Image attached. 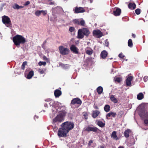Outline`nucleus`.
I'll return each instance as SVG.
<instances>
[{"label":"nucleus","instance_id":"nucleus-1","mask_svg":"<svg viewBox=\"0 0 148 148\" xmlns=\"http://www.w3.org/2000/svg\"><path fill=\"white\" fill-rule=\"evenodd\" d=\"M57 106H53L52 110L56 112H59V113L52 120V123L55 125H58L63 122L67 114V112L64 110H60V108H58Z\"/></svg>","mask_w":148,"mask_h":148},{"label":"nucleus","instance_id":"nucleus-2","mask_svg":"<svg viewBox=\"0 0 148 148\" xmlns=\"http://www.w3.org/2000/svg\"><path fill=\"white\" fill-rule=\"evenodd\" d=\"M13 41L16 46H19L20 44H23L26 42L25 38L23 36L19 35H16L13 37Z\"/></svg>","mask_w":148,"mask_h":148},{"label":"nucleus","instance_id":"nucleus-3","mask_svg":"<svg viewBox=\"0 0 148 148\" xmlns=\"http://www.w3.org/2000/svg\"><path fill=\"white\" fill-rule=\"evenodd\" d=\"M74 126L75 125L73 122L69 121L65 122L61 125V127H63L68 132L73 129Z\"/></svg>","mask_w":148,"mask_h":148},{"label":"nucleus","instance_id":"nucleus-4","mask_svg":"<svg viewBox=\"0 0 148 148\" xmlns=\"http://www.w3.org/2000/svg\"><path fill=\"white\" fill-rule=\"evenodd\" d=\"M59 129L58 135L59 137H65L67 136V134L69 132L66 130L63 127H61Z\"/></svg>","mask_w":148,"mask_h":148},{"label":"nucleus","instance_id":"nucleus-5","mask_svg":"<svg viewBox=\"0 0 148 148\" xmlns=\"http://www.w3.org/2000/svg\"><path fill=\"white\" fill-rule=\"evenodd\" d=\"M2 21L7 27H11V23L10 18L7 16H4L2 17Z\"/></svg>","mask_w":148,"mask_h":148},{"label":"nucleus","instance_id":"nucleus-6","mask_svg":"<svg viewBox=\"0 0 148 148\" xmlns=\"http://www.w3.org/2000/svg\"><path fill=\"white\" fill-rule=\"evenodd\" d=\"M59 49L60 53L63 55H66L69 53V49L64 47L62 46H60L59 47Z\"/></svg>","mask_w":148,"mask_h":148},{"label":"nucleus","instance_id":"nucleus-7","mask_svg":"<svg viewBox=\"0 0 148 148\" xmlns=\"http://www.w3.org/2000/svg\"><path fill=\"white\" fill-rule=\"evenodd\" d=\"M140 117L144 120V123L146 125H148V112L145 111L140 115Z\"/></svg>","mask_w":148,"mask_h":148},{"label":"nucleus","instance_id":"nucleus-8","mask_svg":"<svg viewBox=\"0 0 148 148\" xmlns=\"http://www.w3.org/2000/svg\"><path fill=\"white\" fill-rule=\"evenodd\" d=\"M93 35L98 38H99L102 37L103 36L102 33L99 30L97 29L94 30L93 32Z\"/></svg>","mask_w":148,"mask_h":148},{"label":"nucleus","instance_id":"nucleus-9","mask_svg":"<svg viewBox=\"0 0 148 148\" xmlns=\"http://www.w3.org/2000/svg\"><path fill=\"white\" fill-rule=\"evenodd\" d=\"M85 130L88 132L91 131L95 132H97L98 130H99V129L95 127H92L88 126L85 129Z\"/></svg>","mask_w":148,"mask_h":148},{"label":"nucleus","instance_id":"nucleus-10","mask_svg":"<svg viewBox=\"0 0 148 148\" xmlns=\"http://www.w3.org/2000/svg\"><path fill=\"white\" fill-rule=\"evenodd\" d=\"M75 13H83L85 12V10L82 7H75L73 9Z\"/></svg>","mask_w":148,"mask_h":148},{"label":"nucleus","instance_id":"nucleus-11","mask_svg":"<svg viewBox=\"0 0 148 148\" xmlns=\"http://www.w3.org/2000/svg\"><path fill=\"white\" fill-rule=\"evenodd\" d=\"M133 79V77L132 76H128L126 80V85L127 86H131V81Z\"/></svg>","mask_w":148,"mask_h":148},{"label":"nucleus","instance_id":"nucleus-12","mask_svg":"<svg viewBox=\"0 0 148 148\" xmlns=\"http://www.w3.org/2000/svg\"><path fill=\"white\" fill-rule=\"evenodd\" d=\"M121 12V10L119 8H115L114 9L113 14L115 16L119 15Z\"/></svg>","mask_w":148,"mask_h":148},{"label":"nucleus","instance_id":"nucleus-13","mask_svg":"<svg viewBox=\"0 0 148 148\" xmlns=\"http://www.w3.org/2000/svg\"><path fill=\"white\" fill-rule=\"evenodd\" d=\"M49 104L50 106H52V108H53V106H56L58 107V108H60L61 104L60 102H49Z\"/></svg>","mask_w":148,"mask_h":148},{"label":"nucleus","instance_id":"nucleus-14","mask_svg":"<svg viewBox=\"0 0 148 148\" xmlns=\"http://www.w3.org/2000/svg\"><path fill=\"white\" fill-rule=\"evenodd\" d=\"M82 31L84 35L86 36H88L90 34V32L88 29L84 28L82 29Z\"/></svg>","mask_w":148,"mask_h":148},{"label":"nucleus","instance_id":"nucleus-15","mask_svg":"<svg viewBox=\"0 0 148 148\" xmlns=\"http://www.w3.org/2000/svg\"><path fill=\"white\" fill-rule=\"evenodd\" d=\"M70 49L75 53L77 54L78 53V49L74 45H72L71 46Z\"/></svg>","mask_w":148,"mask_h":148},{"label":"nucleus","instance_id":"nucleus-16","mask_svg":"<svg viewBox=\"0 0 148 148\" xmlns=\"http://www.w3.org/2000/svg\"><path fill=\"white\" fill-rule=\"evenodd\" d=\"M84 36L82 29H79L78 31L77 38H82L84 37Z\"/></svg>","mask_w":148,"mask_h":148},{"label":"nucleus","instance_id":"nucleus-17","mask_svg":"<svg viewBox=\"0 0 148 148\" xmlns=\"http://www.w3.org/2000/svg\"><path fill=\"white\" fill-rule=\"evenodd\" d=\"M111 137L113 139L116 140H117L119 139V138L117 137L116 135V132L115 131H113L111 135Z\"/></svg>","mask_w":148,"mask_h":148},{"label":"nucleus","instance_id":"nucleus-18","mask_svg":"<svg viewBox=\"0 0 148 148\" xmlns=\"http://www.w3.org/2000/svg\"><path fill=\"white\" fill-rule=\"evenodd\" d=\"M131 132V130L130 129H127L124 132V136L126 138H128L129 137V134Z\"/></svg>","mask_w":148,"mask_h":148},{"label":"nucleus","instance_id":"nucleus-19","mask_svg":"<svg viewBox=\"0 0 148 148\" xmlns=\"http://www.w3.org/2000/svg\"><path fill=\"white\" fill-rule=\"evenodd\" d=\"M54 94L55 97H58L61 95L62 92L60 90L56 89L55 90Z\"/></svg>","mask_w":148,"mask_h":148},{"label":"nucleus","instance_id":"nucleus-20","mask_svg":"<svg viewBox=\"0 0 148 148\" xmlns=\"http://www.w3.org/2000/svg\"><path fill=\"white\" fill-rule=\"evenodd\" d=\"M44 3L47 5H53L55 4L54 1L53 0H45Z\"/></svg>","mask_w":148,"mask_h":148},{"label":"nucleus","instance_id":"nucleus-21","mask_svg":"<svg viewBox=\"0 0 148 148\" xmlns=\"http://www.w3.org/2000/svg\"><path fill=\"white\" fill-rule=\"evenodd\" d=\"M13 8L14 9L18 10L23 8H24V6H19L17 4H14L12 6Z\"/></svg>","mask_w":148,"mask_h":148},{"label":"nucleus","instance_id":"nucleus-22","mask_svg":"<svg viewBox=\"0 0 148 148\" xmlns=\"http://www.w3.org/2000/svg\"><path fill=\"white\" fill-rule=\"evenodd\" d=\"M107 55L108 53L107 51L104 50L101 52V56L104 59L107 57Z\"/></svg>","mask_w":148,"mask_h":148},{"label":"nucleus","instance_id":"nucleus-23","mask_svg":"<svg viewBox=\"0 0 148 148\" xmlns=\"http://www.w3.org/2000/svg\"><path fill=\"white\" fill-rule=\"evenodd\" d=\"M85 50L86 53L88 55H91L93 52V50L89 48H87Z\"/></svg>","mask_w":148,"mask_h":148},{"label":"nucleus","instance_id":"nucleus-24","mask_svg":"<svg viewBox=\"0 0 148 148\" xmlns=\"http://www.w3.org/2000/svg\"><path fill=\"white\" fill-rule=\"evenodd\" d=\"M100 112L97 110H96L93 112L92 116L94 118H96L99 114Z\"/></svg>","mask_w":148,"mask_h":148},{"label":"nucleus","instance_id":"nucleus-25","mask_svg":"<svg viewBox=\"0 0 148 148\" xmlns=\"http://www.w3.org/2000/svg\"><path fill=\"white\" fill-rule=\"evenodd\" d=\"M34 74V71H30L27 76V78L28 79H31L33 76Z\"/></svg>","mask_w":148,"mask_h":148},{"label":"nucleus","instance_id":"nucleus-26","mask_svg":"<svg viewBox=\"0 0 148 148\" xmlns=\"http://www.w3.org/2000/svg\"><path fill=\"white\" fill-rule=\"evenodd\" d=\"M128 7L131 9H134L136 8V5L135 3H130L129 4Z\"/></svg>","mask_w":148,"mask_h":148},{"label":"nucleus","instance_id":"nucleus-27","mask_svg":"<svg viewBox=\"0 0 148 148\" xmlns=\"http://www.w3.org/2000/svg\"><path fill=\"white\" fill-rule=\"evenodd\" d=\"M97 124L98 126L101 127H103L105 125L104 123H103L102 121H100L97 122Z\"/></svg>","mask_w":148,"mask_h":148},{"label":"nucleus","instance_id":"nucleus-28","mask_svg":"<svg viewBox=\"0 0 148 148\" xmlns=\"http://www.w3.org/2000/svg\"><path fill=\"white\" fill-rule=\"evenodd\" d=\"M97 91L99 94H101L103 92V89L102 87L100 86L97 89Z\"/></svg>","mask_w":148,"mask_h":148},{"label":"nucleus","instance_id":"nucleus-29","mask_svg":"<svg viewBox=\"0 0 148 148\" xmlns=\"http://www.w3.org/2000/svg\"><path fill=\"white\" fill-rule=\"evenodd\" d=\"M104 110L106 112L109 111L110 110V106L108 105H106L104 107Z\"/></svg>","mask_w":148,"mask_h":148},{"label":"nucleus","instance_id":"nucleus-30","mask_svg":"<svg viewBox=\"0 0 148 148\" xmlns=\"http://www.w3.org/2000/svg\"><path fill=\"white\" fill-rule=\"evenodd\" d=\"M144 97V95L142 93H140L137 96V98L139 100H141Z\"/></svg>","mask_w":148,"mask_h":148},{"label":"nucleus","instance_id":"nucleus-31","mask_svg":"<svg viewBox=\"0 0 148 148\" xmlns=\"http://www.w3.org/2000/svg\"><path fill=\"white\" fill-rule=\"evenodd\" d=\"M85 24V22L83 20V19H79V25H81L82 26H84Z\"/></svg>","mask_w":148,"mask_h":148},{"label":"nucleus","instance_id":"nucleus-32","mask_svg":"<svg viewBox=\"0 0 148 148\" xmlns=\"http://www.w3.org/2000/svg\"><path fill=\"white\" fill-rule=\"evenodd\" d=\"M93 143V141L92 140H90L88 143V146H89L90 147H94L95 146V145H92V144Z\"/></svg>","mask_w":148,"mask_h":148},{"label":"nucleus","instance_id":"nucleus-33","mask_svg":"<svg viewBox=\"0 0 148 148\" xmlns=\"http://www.w3.org/2000/svg\"><path fill=\"white\" fill-rule=\"evenodd\" d=\"M110 99L111 101H113V102H117V100L113 95H111V96Z\"/></svg>","mask_w":148,"mask_h":148},{"label":"nucleus","instance_id":"nucleus-34","mask_svg":"<svg viewBox=\"0 0 148 148\" xmlns=\"http://www.w3.org/2000/svg\"><path fill=\"white\" fill-rule=\"evenodd\" d=\"M128 46L130 47H132L133 46V43L131 39H130L128 40Z\"/></svg>","mask_w":148,"mask_h":148},{"label":"nucleus","instance_id":"nucleus-35","mask_svg":"<svg viewBox=\"0 0 148 148\" xmlns=\"http://www.w3.org/2000/svg\"><path fill=\"white\" fill-rule=\"evenodd\" d=\"M41 10H37L35 12V14L36 16H39L41 14Z\"/></svg>","mask_w":148,"mask_h":148},{"label":"nucleus","instance_id":"nucleus-36","mask_svg":"<svg viewBox=\"0 0 148 148\" xmlns=\"http://www.w3.org/2000/svg\"><path fill=\"white\" fill-rule=\"evenodd\" d=\"M46 69H39L38 70V72L39 73L41 74L44 73L46 71Z\"/></svg>","mask_w":148,"mask_h":148},{"label":"nucleus","instance_id":"nucleus-37","mask_svg":"<svg viewBox=\"0 0 148 148\" xmlns=\"http://www.w3.org/2000/svg\"><path fill=\"white\" fill-rule=\"evenodd\" d=\"M71 102H82V101L79 99L76 98L73 99Z\"/></svg>","mask_w":148,"mask_h":148},{"label":"nucleus","instance_id":"nucleus-38","mask_svg":"<svg viewBox=\"0 0 148 148\" xmlns=\"http://www.w3.org/2000/svg\"><path fill=\"white\" fill-rule=\"evenodd\" d=\"M46 64V62H41L40 61L38 63V64L39 66H41L42 65H43L44 66H45Z\"/></svg>","mask_w":148,"mask_h":148},{"label":"nucleus","instance_id":"nucleus-39","mask_svg":"<svg viewBox=\"0 0 148 148\" xmlns=\"http://www.w3.org/2000/svg\"><path fill=\"white\" fill-rule=\"evenodd\" d=\"M79 19H75L73 21V22L76 24L79 25Z\"/></svg>","mask_w":148,"mask_h":148},{"label":"nucleus","instance_id":"nucleus-40","mask_svg":"<svg viewBox=\"0 0 148 148\" xmlns=\"http://www.w3.org/2000/svg\"><path fill=\"white\" fill-rule=\"evenodd\" d=\"M27 62H24L23 63L21 66V69L23 70H24L25 69V66L27 65Z\"/></svg>","mask_w":148,"mask_h":148},{"label":"nucleus","instance_id":"nucleus-41","mask_svg":"<svg viewBox=\"0 0 148 148\" xmlns=\"http://www.w3.org/2000/svg\"><path fill=\"white\" fill-rule=\"evenodd\" d=\"M114 80L115 81L119 82L121 80V79L120 77H115Z\"/></svg>","mask_w":148,"mask_h":148},{"label":"nucleus","instance_id":"nucleus-42","mask_svg":"<svg viewBox=\"0 0 148 148\" xmlns=\"http://www.w3.org/2000/svg\"><path fill=\"white\" fill-rule=\"evenodd\" d=\"M135 12L138 15L140 14V9H137L135 10Z\"/></svg>","mask_w":148,"mask_h":148},{"label":"nucleus","instance_id":"nucleus-43","mask_svg":"<svg viewBox=\"0 0 148 148\" xmlns=\"http://www.w3.org/2000/svg\"><path fill=\"white\" fill-rule=\"evenodd\" d=\"M110 113L111 115V116L113 117H115L116 116V113L112 112H110Z\"/></svg>","mask_w":148,"mask_h":148},{"label":"nucleus","instance_id":"nucleus-44","mask_svg":"<svg viewBox=\"0 0 148 148\" xmlns=\"http://www.w3.org/2000/svg\"><path fill=\"white\" fill-rule=\"evenodd\" d=\"M41 14H42L44 16L46 15L47 14V12L46 10H41Z\"/></svg>","mask_w":148,"mask_h":148},{"label":"nucleus","instance_id":"nucleus-45","mask_svg":"<svg viewBox=\"0 0 148 148\" xmlns=\"http://www.w3.org/2000/svg\"><path fill=\"white\" fill-rule=\"evenodd\" d=\"M123 111H120L119 112L118 115H119L121 117L123 115Z\"/></svg>","mask_w":148,"mask_h":148},{"label":"nucleus","instance_id":"nucleus-46","mask_svg":"<svg viewBox=\"0 0 148 148\" xmlns=\"http://www.w3.org/2000/svg\"><path fill=\"white\" fill-rule=\"evenodd\" d=\"M82 103V102H71V104L72 105L77 104L80 105Z\"/></svg>","mask_w":148,"mask_h":148},{"label":"nucleus","instance_id":"nucleus-47","mask_svg":"<svg viewBox=\"0 0 148 148\" xmlns=\"http://www.w3.org/2000/svg\"><path fill=\"white\" fill-rule=\"evenodd\" d=\"M119 57L120 58H123L125 56L123 54L121 53L119 54Z\"/></svg>","mask_w":148,"mask_h":148},{"label":"nucleus","instance_id":"nucleus-48","mask_svg":"<svg viewBox=\"0 0 148 148\" xmlns=\"http://www.w3.org/2000/svg\"><path fill=\"white\" fill-rule=\"evenodd\" d=\"M144 81L145 82L147 81L148 79V77L147 76H145L143 78Z\"/></svg>","mask_w":148,"mask_h":148},{"label":"nucleus","instance_id":"nucleus-49","mask_svg":"<svg viewBox=\"0 0 148 148\" xmlns=\"http://www.w3.org/2000/svg\"><path fill=\"white\" fill-rule=\"evenodd\" d=\"M84 118L85 119H88V114L87 113H85L84 114Z\"/></svg>","mask_w":148,"mask_h":148},{"label":"nucleus","instance_id":"nucleus-50","mask_svg":"<svg viewBox=\"0 0 148 148\" xmlns=\"http://www.w3.org/2000/svg\"><path fill=\"white\" fill-rule=\"evenodd\" d=\"M74 30V28L73 27H71L69 28V30L71 32H73Z\"/></svg>","mask_w":148,"mask_h":148},{"label":"nucleus","instance_id":"nucleus-51","mask_svg":"<svg viewBox=\"0 0 148 148\" xmlns=\"http://www.w3.org/2000/svg\"><path fill=\"white\" fill-rule=\"evenodd\" d=\"M30 3V2L29 1H26L24 3V5L25 6H27L29 5Z\"/></svg>","mask_w":148,"mask_h":148},{"label":"nucleus","instance_id":"nucleus-52","mask_svg":"<svg viewBox=\"0 0 148 148\" xmlns=\"http://www.w3.org/2000/svg\"><path fill=\"white\" fill-rule=\"evenodd\" d=\"M105 44L106 46L108 47V46L109 42L108 41V40H105Z\"/></svg>","mask_w":148,"mask_h":148},{"label":"nucleus","instance_id":"nucleus-53","mask_svg":"<svg viewBox=\"0 0 148 148\" xmlns=\"http://www.w3.org/2000/svg\"><path fill=\"white\" fill-rule=\"evenodd\" d=\"M111 116V115L110 114V112L108 113L106 115V117H107V119H109L108 118V117H110Z\"/></svg>","mask_w":148,"mask_h":148},{"label":"nucleus","instance_id":"nucleus-54","mask_svg":"<svg viewBox=\"0 0 148 148\" xmlns=\"http://www.w3.org/2000/svg\"><path fill=\"white\" fill-rule=\"evenodd\" d=\"M58 129V127H57V126L56 125L55 126H54L53 127V130H57Z\"/></svg>","mask_w":148,"mask_h":148},{"label":"nucleus","instance_id":"nucleus-55","mask_svg":"<svg viewBox=\"0 0 148 148\" xmlns=\"http://www.w3.org/2000/svg\"><path fill=\"white\" fill-rule=\"evenodd\" d=\"M43 59L45 60H47V58L45 56H43Z\"/></svg>","mask_w":148,"mask_h":148},{"label":"nucleus","instance_id":"nucleus-56","mask_svg":"<svg viewBox=\"0 0 148 148\" xmlns=\"http://www.w3.org/2000/svg\"><path fill=\"white\" fill-rule=\"evenodd\" d=\"M51 101V99H47L45 100V101L47 102H48L49 101Z\"/></svg>","mask_w":148,"mask_h":148},{"label":"nucleus","instance_id":"nucleus-57","mask_svg":"<svg viewBox=\"0 0 148 148\" xmlns=\"http://www.w3.org/2000/svg\"><path fill=\"white\" fill-rule=\"evenodd\" d=\"M132 36L134 37V38H135L136 37V35L135 34H132Z\"/></svg>","mask_w":148,"mask_h":148},{"label":"nucleus","instance_id":"nucleus-58","mask_svg":"<svg viewBox=\"0 0 148 148\" xmlns=\"http://www.w3.org/2000/svg\"><path fill=\"white\" fill-rule=\"evenodd\" d=\"M100 148H104V147L103 145H101L100 146Z\"/></svg>","mask_w":148,"mask_h":148},{"label":"nucleus","instance_id":"nucleus-59","mask_svg":"<svg viewBox=\"0 0 148 148\" xmlns=\"http://www.w3.org/2000/svg\"><path fill=\"white\" fill-rule=\"evenodd\" d=\"M47 106V104H45V107H46V106H47V107H48V106Z\"/></svg>","mask_w":148,"mask_h":148},{"label":"nucleus","instance_id":"nucleus-60","mask_svg":"<svg viewBox=\"0 0 148 148\" xmlns=\"http://www.w3.org/2000/svg\"><path fill=\"white\" fill-rule=\"evenodd\" d=\"M118 148H124L122 146H120Z\"/></svg>","mask_w":148,"mask_h":148},{"label":"nucleus","instance_id":"nucleus-61","mask_svg":"<svg viewBox=\"0 0 148 148\" xmlns=\"http://www.w3.org/2000/svg\"><path fill=\"white\" fill-rule=\"evenodd\" d=\"M60 65H61V66H63V65H64V64H60Z\"/></svg>","mask_w":148,"mask_h":148},{"label":"nucleus","instance_id":"nucleus-62","mask_svg":"<svg viewBox=\"0 0 148 148\" xmlns=\"http://www.w3.org/2000/svg\"><path fill=\"white\" fill-rule=\"evenodd\" d=\"M96 108H97V109H98V108L97 107V106L96 107Z\"/></svg>","mask_w":148,"mask_h":148},{"label":"nucleus","instance_id":"nucleus-63","mask_svg":"<svg viewBox=\"0 0 148 148\" xmlns=\"http://www.w3.org/2000/svg\"><path fill=\"white\" fill-rule=\"evenodd\" d=\"M65 65H66V66H67V64H66Z\"/></svg>","mask_w":148,"mask_h":148},{"label":"nucleus","instance_id":"nucleus-64","mask_svg":"<svg viewBox=\"0 0 148 148\" xmlns=\"http://www.w3.org/2000/svg\"><path fill=\"white\" fill-rule=\"evenodd\" d=\"M112 58H110V59H112Z\"/></svg>","mask_w":148,"mask_h":148}]
</instances>
